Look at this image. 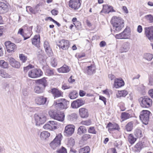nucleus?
I'll return each instance as SVG.
<instances>
[{"mask_svg":"<svg viewBox=\"0 0 153 153\" xmlns=\"http://www.w3.org/2000/svg\"><path fill=\"white\" fill-rule=\"evenodd\" d=\"M23 69L25 73L27 72L28 76L32 79L39 78L43 75V72L41 69L34 68V66L31 64L24 67Z\"/></svg>","mask_w":153,"mask_h":153,"instance_id":"obj_1","label":"nucleus"},{"mask_svg":"<svg viewBox=\"0 0 153 153\" xmlns=\"http://www.w3.org/2000/svg\"><path fill=\"white\" fill-rule=\"evenodd\" d=\"M111 23L113 29L118 32L121 30L124 25V20L121 18L116 16H114L112 18Z\"/></svg>","mask_w":153,"mask_h":153,"instance_id":"obj_2","label":"nucleus"},{"mask_svg":"<svg viewBox=\"0 0 153 153\" xmlns=\"http://www.w3.org/2000/svg\"><path fill=\"white\" fill-rule=\"evenodd\" d=\"M69 103V102L65 99L61 98L55 101L53 105L57 111H60L66 109Z\"/></svg>","mask_w":153,"mask_h":153,"instance_id":"obj_3","label":"nucleus"},{"mask_svg":"<svg viewBox=\"0 0 153 153\" xmlns=\"http://www.w3.org/2000/svg\"><path fill=\"white\" fill-rule=\"evenodd\" d=\"M139 101L141 107L149 108L151 107L153 104L152 100L148 96H144L139 99Z\"/></svg>","mask_w":153,"mask_h":153,"instance_id":"obj_4","label":"nucleus"},{"mask_svg":"<svg viewBox=\"0 0 153 153\" xmlns=\"http://www.w3.org/2000/svg\"><path fill=\"white\" fill-rule=\"evenodd\" d=\"M62 137V136L61 133L56 134L55 138L50 143V146L54 149L60 146Z\"/></svg>","mask_w":153,"mask_h":153,"instance_id":"obj_5","label":"nucleus"},{"mask_svg":"<svg viewBox=\"0 0 153 153\" xmlns=\"http://www.w3.org/2000/svg\"><path fill=\"white\" fill-rule=\"evenodd\" d=\"M150 113V111L147 110H143L140 113L139 116L140 119L143 123L145 125L148 124Z\"/></svg>","mask_w":153,"mask_h":153,"instance_id":"obj_6","label":"nucleus"},{"mask_svg":"<svg viewBox=\"0 0 153 153\" xmlns=\"http://www.w3.org/2000/svg\"><path fill=\"white\" fill-rule=\"evenodd\" d=\"M34 117L36 125H39L44 124L47 119L46 116L43 113L36 114L34 115Z\"/></svg>","mask_w":153,"mask_h":153,"instance_id":"obj_7","label":"nucleus"},{"mask_svg":"<svg viewBox=\"0 0 153 153\" xmlns=\"http://www.w3.org/2000/svg\"><path fill=\"white\" fill-rule=\"evenodd\" d=\"M58 127V123L55 121H50L44 125L43 128L47 130L53 131L57 129Z\"/></svg>","mask_w":153,"mask_h":153,"instance_id":"obj_8","label":"nucleus"},{"mask_svg":"<svg viewBox=\"0 0 153 153\" xmlns=\"http://www.w3.org/2000/svg\"><path fill=\"white\" fill-rule=\"evenodd\" d=\"M75 126L73 124H68L65 128L64 131V135L66 137L71 136L74 133Z\"/></svg>","mask_w":153,"mask_h":153,"instance_id":"obj_9","label":"nucleus"},{"mask_svg":"<svg viewBox=\"0 0 153 153\" xmlns=\"http://www.w3.org/2000/svg\"><path fill=\"white\" fill-rule=\"evenodd\" d=\"M81 0H70L68 2V6L71 9L76 10L81 5Z\"/></svg>","mask_w":153,"mask_h":153,"instance_id":"obj_10","label":"nucleus"},{"mask_svg":"<svg viewBox=\"0 0 153 153\" xmlns=\"http://www.w3.org/2000/svg\"><path fill=\"white\" fill-rule=\"evenodd\" d=\"M4 45L7 52L9 53L14 52L17 48L16 45L10 41L6 42Z\"/></svg>","mask_w":153,"mask_h":153,"instance_id":"obj_11","label":"nucleus"},{"mask_svg":"<svg viewBox=\"0 0 153 153\" xmlns=\"http://www.w3.org/2000/svg\"><path fill=\"white\" fill-rule=\"evenodd\" d=\"M130 32L126 28L122 32L116 34L115 37L117 39H127L130 37Z\"/></svg>","mask_w":153,"mask_h":153,"instance_id":"obj_12","label":"nucleus"},{"mask_svg":"<svg viewBox=\"0 0 153 153\" xmlns=\"http://www.w3.org/2000/svg\"><path fill=\"white\" fill-rule=\"evenodd\" d=\"M144 34L150 40L153 41V26L146 27L144 28Z\"/></svg>","mask_w":153,"mask_h":153,"instance_id":"obj_13","label":"nucleus"},{"mask_svg":"<svg viewBox=\"0 0 153 153\" xmlns=\"http://www.w3.org/2000/svg\"><path fill=\"white\" fill-rule=\"evenodd\" d=\"M58 46L60 48L63 50H68L70 46V43L68 41L65 39H62L59 42Z\"/></svg>","mask_w":153,"mask_h":153,"instance_id":"obj_14","label":"nucleus"},{"mask_svg":"<svg viewBox=\"0 0 153 153\" xmlns=\"http://www.w3.org/2000/svg\"><path fill=\"white\" fill-rule=\"evenodd\" d=\"M124 81L121 78H117L114 79V87L117 89L125 85Z\"/></svg>","mask_w":153,"mask_h":153,"instance_id":"obj_15","label":"nucleus"},{"mask_svg":"<svg viewBox=\"0 0 153 153\" xmlns=\"http://www.w3.org/2000/svg\"><path fill=\"white\" fill-rule=\"evenodd\" d=\"M85 103L84 100L81 99H78L71 103V106L73 108H77L83 105Z\"/></svg>","mask_w":153,"mask_h":153,"instance_id":"obj_16","label":"nucleus"},{"mask_svg":"<svg viewBox=\"0 0 153 153\" xmlns=\"http://www.w3.org/2000/svg\"><path fill=\"white\" fill-rule=\"evenodd\" d=\"M106 128H108V130L109 132L116 130L119 131L120 129V127L117 124L112 123L110 122L107 124Z\"/></svg>","mask_w":153,"mask_h":153,"instance_id":"obj_17","label":"nucleus"},{"mask_svg":"<svg viewBox=\"0 0 153 153\" xmlns=\"http://www.w3.org/2000/svg\"><path fill=\"white\" fill-rule=\"evenodd\" d=\"M133 111L131 110L128 111V112H122L121 115V118L122 121H124L133 117Z\"/></svg>","mask_w":153,"mask_h":153,"instance_id":"obj_18","label":"nucleus"},{"mask_svg":"<svg viewBox=\"0 0 153 153\" xmlns=\"http://www.w3.org/2000/svg\"><path fill=\"white\" fill-rule=\"evenodd\" d=\"M51 93L53 95L54 98L62 97L63 96V92L57 88H53L51 89Z\"/></svg>","mask_w":153,"mask_h":153,"instance_id":"obj_19","label":"nucleus"},{"mask_svg":"<svg viewBox=\"0 0 153 153\" xmlns=\"http://www.w3.org/2000/svg\"><path fill=\"white\" fill-rule=\"evenodd\" d=\"M34 101L35 103L37 105H41L45 103L47 98L43 96H38L35 97Z\"/></svg>","mask_w":153,"mask_h":153,"instance_id":"obj_20","label":"nucleus"},{"mask_svg":"<svg viewBox=\"0 0 153 153\" xmlns=\"http://www.w3.org/2000/svg\"><path fill=\"white\" fill-rule=\"evenodd\" d=\"M32 44L38 48L40 47V35L38 34L35 35L31 39Z\"/></svg>","mask_w":153,"mask_h":153,"instance_id":"obj_21","label":"nucleus"},{"mask_svg":"<svg viewBox=\"0 0 153 153\" xmlns=\"http://www.w3.org/2000/svg\"><path fill=\"white\" fill-rule=\"evenodd\" d=\"M79 114L81 118H86L89 116V113L88 110L84 108H81L79 109Z\"/></svg>","mask_w":153,"mask_h":153,"instance_id":"obj_22","label":"nucleus"},{"mask_svg":"<svg viewBox=\"0 0 153 153\" xmlns=\"http://www.w3.org/2000/svg\"><path fill=\"white\" fill-rule=\"evenodd\" d=\"M115 11L113 9V7L109 6L107 4L103 5V8L100 13H108L111 12H115Z\"/></svg>","mask_w":153,"mask_h":153,"instance_id":"obj_23","label":"nucleus"},{"mask_svg":"<svg viewBox=\"0 0 153 153\" xmlns=\"http://www.w3.org/2000/svg\"><path fill=\"white\" fill-rule=\"evenodd\" d=\"M47 78L44 77L41 79L36 80L35 82L38 85H40L41 86L45 88L48 85Z\"/></svg>","mask_w":153,"mask_h":153,"instance_id":"obj_24","label":"nucleus"},{"mask_svg":"<svg viewBox=\"0 0 153 153\" xmlns=\"http://www.w3.org/2000/svg\"><path fill=\"white\" fill-rule=\"evenodd\" d=\"M45 88L38 84L36 85L33 89L34 92L37 94H41L43 93L45 90Z\"/></svg>","mask_w":153,"mask_h":153,"instance_id":"obj_25","label":"nucleus"},{"mask_svg":"<svg viewBox=\"0 0 153 153\" xmlns=\"http://www.w3.org/2000/svg\"><path fill=\"white\" fill-rule=\"evenodd\" d=\"M129 49V43L128 42H126L123 44L120 49L119 51L121 53L126 52Z\"/></svg>","mask_w":153,"mask_h":153,"instance_id":"obj_26","label":"nucleus"},{"mask_svg":"<svg viewBox=\"0 0 153 153\" xmlns=\"http://www.w3.org/2000/svg\"><path fill=\"white\" fill-rule=\"evenodd\" d=\"M134 134L137 139L143 137L144 133L142 132L141 128H137L134 130Z\"/></svg>","mask_w":153,"mask_h":153,"instance_id":"obj_27","label":"nucleus"},{"mask_svg":"<svg viewBox=\"0 0 153 153\" xmlns=\"http://www.w3.org/2000/svg\"><path fill=\"white\" fill-rule=\"evenodd\" d=\"M96 67L93 65H91L90 66L87 67L86 69V72L88 74L91 75L95 72Z\"/></svg>","mask_w":153,"mask_h":153,"instance_id":"obj_28","label":"nucleus"},{"mask_svg":"<svg viewBox=\"0 0 153 153\" xmlns=\"http://www.w3.org/2000/svg\"><path fill=\"white\" fill-rule=\"evenodd\" d=\"M137 138L135 137L133 134H128L127 137L128 142L131 144L133 145L137 140Z\"/></svg>","mask_w":153,"mask_h":153,"instance_id":"obj_29","label":"nucleus"},{"mask_svg":"<svg viewBox=\"0 0 153 153\" xmlns=\"http://www.w3.org/2000/svg\"><path fill=\"white\" fill-rule=\"evenodd\" d=\"M57 71L59 73H66L70 71V69L68 66L65 65L60 68L57 69Z\"/></svg>","mask_w":153,"mask_h":153,"instance_id":"obj_30","label":"nucleus"},{"mask_svg":"<svg viewBox=\"0 0 153 153\" xmlns=\"http://www.w3.org/2000/svg\"><path fill=\"white\" fill-rule=\"evenodd\" d=\"M10 65L14 68H18L20 66V63L16 61L13 58L10 59Z\"/></svg>","mask_w":153,"mask_h":153,"instance_id":"obj_31","label":"nucleus"},{"mask_svg":"<svg viewBox=\"0 0 153 153\" xmlns=\"http://www.w3.org/2000/svg\"><path fill=\"white\" fill-rule=\"evenodd\" d=\"M133 125L134 122L132 121L128 122L125 126L126 130L128 132L131 131L133 128Z\"/></svg>","mask_w":153,"mask_h":153,"instance_id":"obj_32","label":"nucleus"},{"mask_svg":"<svg viewBox=\"0 0 153 153\" xmlns=\"http://www.w3.org/2000/svg\"><path fill=\"white\" fill-rule=\"evenodd\" d=\"M143 145L141 142H139L134 146V150L135 152H140L142 148Z\"/></svg>","mask_w":153,"mask_h":153,"instance_id":"obj_33","label":"nucleus"},{"mask_svg":"<svg viewBox=\"0 0 153 153\" xmlns=\"http://www.w3.org/2000/svg\"><path fill=\"white\" fill-rule=\"evenodd\" d=\"M87 132L86 127L83 126H80L77 129V134L79 135H81L83 134H85Z\"/></svg>","mask_w":153,"mask_h":153,"instance_id":"obj_34","label":"nucleus"},{"mask_svg":"<svg viewBox=\"0 0 153 153\" xmlns=\"http://www.w3.org/2000/svg\"><path fill=\"white\" fill-rule=\"evenodd\" d=\"M128 94L127 91L126 90L118 91L117 94V98L125 97Z\"/></svg>","mask_w":153,"mask_h":153,"instance_id":"obj_35","label":"nucleus"},{"mask_svg":"<svg viewBox=\"0 0 153 153\" xmlns=\"http://www.w3.org/2000/svg\"><path fill=\"white\" fill-rule=\"evenodd\" d=\"M2 5L1 7V10L2 13H6L8 12L9 10V8L8 4H7L3 2L2 3Z\"/></svg>","mask_w":153,"mask_h":153,"instance_id":"obj_36","label":"nucleus"},{"mask_svg":"<svg viewBox=\"0 0 153 153\" xmlns=\"http://www.w3.org/2000/svg\"><path fill=\"white\" fill-rule=\"evenodd\" d=\"M68 96L71 99H74L78 97V94L77 91H73L70 92Z\"/></svg>","mask_w":153,"mask_h":153,"instance_id":"obj_37","label":"nucleus"},{"mask_svg":"<svg viewBox=\"0 0 153 153\" xmlns=\"http://www.w3.org/2000/svg\"><path fill=\"white\" fill-rule=\"evenodd\" d=\"M90 148L89 146H86L80 149L79 150V153H89L90 151Z\"/></svg>","mask_w":153,"mask_h":153,"instance_id":"obj_38","label":"nucleus"},{"mask_svg":"<svg viewBox=\"0 0 153 153\" xmlns=\"http://www.w3.org/2000/svg\"><path fill=\"white\" fill-rule=\"evenodd\" d=\"M32 32L30 30H25L24 31V34L23 35V37L24 38V40H26L29 38L31 36Z\"/></svg>","mask_w":153,"mask_h":153,"instance_id":"obj_39","label":"nucleus"},{"mask_svg":"<svg viewBox=\"0 0 153 153\" xmlns=\"http://www.w3.org/2000/svg\"><path fill=\"white\" fill-rule=\"evenodd\" d=\"M75 143V140L73 138L71 137L68 139L67 145L68 147L71 148L74 145Z\"/></svg>","mask_w":153,"mask_h":153,"instance_id":"obj_40","label":"nucleus"},{"mask_svg":"<svg viewBox=\"0 0 153 153\" xmlns=\"http://www.w3.org/2000/svg\"><path fill=\"white\" fill-rule=\"evenodd\" d=\"M50 134L47 131H44L42 132L40 134L41 138L42 139H46L49 137Z\"/></svg>","mask_w":153,"mask_h":153,"instance_id":"obj_41","label":"nucleus"},{"mask_svg":"<svg viewBox=\"0 0 153 153\" xmlns=\"http://www.w3.org/2000/svg\"><path fill=\"white\" fill-rule=\"evenodd\" d=\"M57 113L56 112H55L53 110H51L49 111L48 114L49 116L52 119H57L56 116L57 115Z\"/></svg>","mask_w":153,"mask_h":153,"instance_id":"obj_42","label":"nucleus"},{"mask_svg":"<svg viewBox=\"0 0 153 153\" xmlns=\"http://www.w3.org/2000/svg\"><path fill=\"white\" fill-rule=\"evenodd\" d=\"M56 116L57 119H55V120L61 122H62L64 120L65 115L64 113L62 112H60L59 114L58 113L57 115Z\"/></svg>","mask_w":153,"mask_h":153,"instance_id":"obj_43","label":"nucleus"},{"mask_svg":"<svg viewBox=\"0 0 153 153\" xmlns=\"http://www.w3.org/2000/svg\"><path fill=\"white\" fill-rule=\"evenodd\" d=\"M91 135L88 134H84L82 137L81 139L83 141H87V140L91 139Z\"/></svg>","mask_w":153,"mask_h":153,"instance_id":"obj_44","label":"nucleus"},{"mask_svg":"<svg viewBox=\"0 0 153 153\" xmlns=\"http://www.w3.org/2000/svg\"><path fill=\"white\" fill-rule=\"evenodd\" d=\"M80 123L82 125L89 126L91 124L92 122L91 120L88 119L86 120H82L81 121Z\"/></svg>","mask_w":153,"mask_h":153,"instance_id":"obj_45","label":"nucleus"},{"mask_svg":"<svg viewBox=\"0 0 153 153\" xmlns=\"http://www.w3.org/2000/svg\"><path fill=\"white\" fill-rule=\"evenodd\" d=\"M88 133L93 134H96L97 131L94 126L90 127L88 129Z\"/></svg>","mask_w":153,"mask_h":153,"instance_id":"obj_46","label":"nucleus"},{"mask_svg":"<svg viewBox=\"0 0 153 153\" xmlns=\"http://www.w3.org/2000/svg\"><path fill=\"white\" fill-rule=\"evenodd\" d=\"M0 75L2 77L5 78H8L10 77V76L8 73L3 70L0 69Z\"/></svg>","mask_w":153,"mask_h":153,"instance_id":"obj_47","label":"nucleus"},{"mask_svg":"<svg viewBox=\"0 0 153 153\" xmlns=\"http://www.w3.org/2000/svg\"><path fill=\"white\" fill-rule=\"evenodd\" d=\"M0 66L4 68H7L8 67V64L3 60L0 61Z\"/></svg>","mask_w":153,"mask_h":153,"instance_id":"obj_48","label":"nucleus"},{"mask_svg":"<svg viewBox=\"0 0 153 153\" xmlns=\"http://www.w3.org/2000/svg\"><path fill=\"white\" fill-rule=\"evenodd\" d=\"M20 60L22 62H25L27 60V56L23 54H21L19 55Z\"/></svg>","mask_w":153,"mask_h":153,"instance_id":"obj_49","label":"nucleus"},{"mask_svg":"<svg viewBox=\"0 0 153 153\" xmlns=\"http://www.w3.org/2000/svg\"><path fill=\"white\" fill-rule=\"evenodd\" d=\"M56 152L58 153H67V149L63 146L60 149L57 150Z\"/></svg>","mask_w":153,"mask_h":153,"instance_id":"obj_50","label":"nucleus"},{"mask_svg":"<svg viewBox=\"0 0 153 153\" xmlns=\"http://www.w3.org/2000/svg\"><path fill=\"white\" fill-rule=\"evenodd\" d=\"M53 70L50 69H47L45 72L46 74L48 76H51L54 74Z\"/></svg>","mask_w":153,"mask_h":153,"instance_id":"obj_51","label":"nucleus"},{"mask_svg":"<svg viewBox=\"0 0 153 153\" xmlns=\"http://www.w3.org/2000/svg\"><path fill=\"white\" fill-rule=\"evenodd\" d=\"M145 58L148 60H151L153 58V55L152 54L147 53L144 55Z\"/></svg>","mask_w":153,"mask_h":153,"instance_id":"obj_52","label":"nucleus"},{"mask_svg":"<svg viewBox=\"0 0 153 153\" xmlns=\"http://www.w3.org/2000/svg\"><path fill=\"white\" fill-rule=\"evenodd\" d=\"M51 65L53 67H55L57 65V62L55 58H52L51 62Z\"/></svg>","mask_w":153,"mask_h":153,"instance_id":"obj_53","label":"nucleus"},{"mask_svg":"<svg viewBox=\"0 0 153 153\" xmlns=\"http://www.w3.org/2000/svg\"><path fill=\"white\" fill-rule=\"evenodd\" d=\"M44 46L46 51H47L50 48L49 44L48 42L47 41H45Z\"/></svg>","mask_w":153,"mask_h":153,"instance_id":"obj_54","label":"nucleus"},{"mask_svg":"<svg viewBox=\"0 0 153 153\" xmlns=\"http://www.w3.org/2000/svg\"><path fill=\"white\" fill-rule=\"evenodd\" d=\"M76 56L78 59L84 57L85 56V54L84 53H81L77 54Z\"/></svg>","mask_w":153,"mask_h":153,"instance_id":"obj_55","label":"nucleus"},{"mask_svg":"<svg viewBox=\"0 0 153 153\" xmlns=\"http://www.w3.org/2000/svg\"><path fill=\"white\" fill-rule=\"evenodd\" d=\"M107 153H117L116 149L114 148L109 149Z\"/></svg>","mask_w":153,"mask_h":153,"instance_id":"obj_56","label":"nucleus"},{"mask_svg":"<svg viewBox=\"0 0 153 153\" xmlns=\"http://www.w3.org/2000/svg\"><path fill=\"white\" fill-rule=\"evenodd\" d=\"M71 87L69 85H67L66 83H64L62 86V88L64 90L69 89Z\"/></svg>","mask_w":153,"mask_h":153,"instance_id":"obj_57","label":"nucleus"},{"mask_svg":"<svg viewBox=\"0 0 153 153\" xmlns=\"http://www.w3.org/2000/svg\"><path fill=\"white\" fill-rule=\"evenodd\" d=\"M119 107L121 111H124L126 110V108L125 107L124 103H121L119 104Z\"/></svg>","mask_w":153,"mask_h":153,"instance_id":"obj_58","label":"nucleus"},{"mask_svg":"<svg viewBox=\"0 0 153 153\" xmlns=\"http://www.w3.org/2000/svg\"><path fill=\"white\" fill-rule=\"evenodd\" d=\"M146 18L148 17L149 20L150 21V22H153V16L151 15H149L146 16Z\"/></svg>","mask_w":153,"mask_h":153,"instance_id":"obj_59","label":"nucleus"},{"mask_svg":"<svg viewBox=\"0 0 153 153\" xmlns=\"http://www.w3.org/2000/svg\"><path fill=\"white\" fill-rule=\"evenodd\" d=\"M99 99L102 101L105 105H106V98L103 96H99Z\"/></svg>","mask_w":153,"mask_h":153,"instance_id":"obj_60","label":"nucleus"},{"mask_svg":"<svg viewBox=\"0 0 153 153\" xmlns=\"http://www.w3.org/2000/svg\"><path fill=\"white\" fill-rule=\"evenodd\" d=\"M51 13L53 15L56 16L58 14L59 12L57 10L54 9L51 11Z\"/></svg>","mask_w":153,"mask_h":153,"instance_id":"obj_61","label":"nucleus"},{"mask_svg":"<svg viewBox=\"0 0 153 153\" xmlns=\"http://www.w3.org/2000/svg\"><path fill=\"white\" fill-rule=\"evenodd\" d=\"M79 94L80 97H82L85 96L86 94V93L83 90H80L79 92Z\"/></svg>","mask_w":153,"mask_h":153,"instance_id":"obj_62","label":"nucleus"},{"mask_svg":"<svg viewBox=\"0 0 153 153\" xmlns=\"http://www.w3.org/2000/svg\"><path fill=\"white\" fill-rule=\"evenodd\" d=\"M74 25L76 28L79 27V26H80L81 25L80 22L79 21L75 22Z\"/></svg>","mask_w":153,"mask_h":153,"instance_id":"obj_63","label":"nucleus"},{"mask_svg":"<svg viewBox=\"0 0 153 153\" xmlns=\"http://www.w3.org/2000/svg\"><path fill=\"white\" fill-rule=\"evenodd\" d=\"M99 45L101 47H104L106 45V43L104 41H102L100 42Z\"/></svg>","mask_w":153,"mask_h":153,"instance_id":"obj_64","label":"nucleus"}]
</instances>
